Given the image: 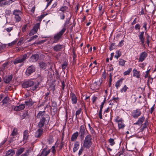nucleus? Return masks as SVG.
I'll return each instance as SVG.
<instances>
[{
  "label": "nucleus",
  "instance_id": "obj_53",
  "mask_svg": "<svg viewBox=\"0 0 156 156\" xmlns=\"http://www.w3.org/2000/svg\"><path fill=\"white\" fill-rule=\"evenodd\" d=\"M140 25L139 24H137L135 26V29L136 30H139L140 29Z\"/></svg>",
  "mask_w": 156,
  "mask_h": 156
},
{
  "label": "nucleus",
  "instance_id": "obj_14",
  "mask_svg": "<svg viewBox=\"0 0 156 156\" xmlns=\"http://www.w3.org/2000/svg\"><path fill=\"white\" fill-rule=\"evenodd\" d=\"M145 119V117L144 116L139 118L136 122L134 123V124L140 126L142 124Z\"/></svg>",
  "mask_w": 156,
  "mask_h": 156
},
{
  "label": "nucleus",
  "instance_id": "obj_43",
  "mask_svg": "<svg viewBox=\"0 0 156 156\" xmlns=\"http://www.w3.org/2000/svg\"><path fill=\"white\" fill-rule=\"evenodd\" d=\"M8 98L9 97H6L4 98L2 101V102L3 103V104H6L7 103Z\"/></svg>",
  "mask_w": 156,
  "mask_h": 156
},
{
  "label": "nucleus",
  "instance_id": "obj_59",
  "mask_svg": "<svg viewBox=\"0 0 156 156\" xmlns=\"http://www.w3.org/2000/svg\"><path fill=\"white\" fill-rule=\"evenodd\" d=\"M153 78H151L150 76H149L148 78V82H149L151 84H152L153 82Z\"/></svg>",
  "mask_w": 156,
  "mask_h": 156
},
{
  "label": "nucleus",
  "instance_id": "obj_13",
  "mask_svg": "<svg viewBox=\"0 0 156 156\" xmlns=\"http://www.w3.org/2000/svg\"><path fill=\"white\" fill-rule=\"evenodd\" d=\"M25 107V104H21L19 106L15 107L14 108V110L16 111H19L23 110Z\"/></svg>",
  "mask_w": 156,
  "mask_h": 156
},
{
  "label": "nucleus",
  "instance_id": "obj_34",
  "mask_svg": "<svg viewBox=\"0 0 156 156\" xmlns=\"http://www.w3.org/2000/svg\"><path fill=\"white\" fill-rule=\"evenodd\" d=\"M71 16H70L69 18H68L66 21H65V23L64 24V27L66 28V27H67V25L69 24L70 23V20L71 19Z\"/></svg>",
  "mask_w": 156,
  "mask_h": 156
},
{
  "label": "nucleus",
  "instance_id": "obj_60",
  "mask_svg": "<svg viewBox=\"0 0 156 156\" xmlns=\"http://www.w3.org/2000/svg\"><path fill=\"white\" fill-rule=\"evenodd\" d=\"M63 140H62V141L61 142V144L59 146V148L60 150L62 149V147H64V143L62 142Z\"/></svg>",
  "mask_w": 156,
  "mask_h": 156
},
{
  "label": "nucleus",
  "instance_id": "obj_51",
  "mask_svg": "<svg viewBox=\"0 0 156 156\" xmlns=\"http://www.w3.org/2000/svg\"><path fill=\"white\" fill-rule=\"evenodd\" d=\"M45 16V15L43 14L38 17V20L39 21H41L43 18Z\"/></svg>",
  "mask_w": 156,
  "mask_h": 156
},
{
  "label": "nucleus",
  "instance_id": "obj_25",
  "mask_svg": "<svg viewBox=\"0 0 156 156\" xmlns=\"http://www.w3.org/2000/svg\"><path fill=\"white\" fill-rule=\"evenodd\" d=\"M50 152V150L46 151L45 149L44 148L43 150L39 156H47L49 154Z\"/></svg>",
  "mask_w": 156,
  "mask_h": 156
},
{
  "label": "nucleus",
  "instance_id": "obj_15",
  "mask_svg": "<svg viewBox=\"0 0 156 156\" xmlns=\"http://www.w3.org/2000/svg\"><path fill=\"white\" fill-rule=\"evenodd\" d=\"M51 92L50 90L48 92L45 93L43 97H44V102L45 103L48 101V99L50 96Z\"/></svg>",
  "mask_w": 156,
  "mask_h": 156
},
{
  "label": "nucleus",
  "instance_id": "obj_10",
  "mask_svg": "<svg viewBox=\"0 0 156 156\" xmlns=\"http://www.w3.org/2000/svg\"><path fill=\"white\" fill-rule=\"evenodd\" d=\"M40 27V23H37L34 27L33 29L30 31L29 35L31 36L36 33Z\"/></svg>",
  "mask_w": 156,
  "mask_h": 156
},
{
  "label": "nucleus",
  "instance_id": "obj_41",
  "mask_svg": "<svg viewBox=\"0 0 156 156\" xmlns=\"http://www.w3.org/2000/svg\"><path fill=\"white\" fill-rule=\"evenodd\" d=\"M17 134V129L16 128H14L11 133V135L13 136L16 135Z\"/></svg>",
  "mask_w": 156,
  "mask_h": 156
},
{
  "label": "nucleus",
  "instance_id": "obj_63",
  "mask_svg": "<svg viewBox=\"0 0 156 156\" xmlns=\"http://www.w3.org/2000/svg\"><path fill=\"white\" fill-rule=\"evenodd\" d=\"M143 24H144V25L143 26V27L144 28L145 30L147 31V23L146 22H144V23Z\"/></svg>",
  "mask_w": 156,
  "mask_h": 156
},
{
  "label": "nucleus",
  "instance_id": "obj_33",
  "mask_svg": "<svg viewBox=\"0 0 156 156\" xmlns=\"http://www.w3.org/2000/svg\"><path fill=\"white\" fill-rule=\"evenodd\" d=\"M25 59H16V60L13 62V63L16 64L20 63L23 62Z\"/></svg>",
  "mask_w": 156,
  "mask_h": 156
},
{
  "label": "nucleus",
  "instance_id": "obj_54",
  "mask_svg": "<svg viewBox=\"0 0 156 156\" xmlns=\"http://www.w3.org/2000/svg\"><path fill=\"white\" fill-rule=\"evenodd\" d=\"M146 63L145 62H143L142 63H140L139 64V66L141 68L144 67L146 65Z\"/></svg>",
  "mask_w": 156,
  "mask_h": 156
},
{
  "label": "nucleus",
  "instance_id": "obj_24",
  "mask_svg": "<svg viewBox=\"0 0 156 156\" xmlns=\"http://www.w3.org/2000/svg\"><path fill=\"white\" fill-rule=\"evenodd\" d=\"M123 79V78H121L118 80L117 82L116 83L115 86L117 89H118V87H120L122 83Z\"/></svg>",
  "mask_w": 156,
  "mask_h": 156
},
{
  "label": "nucleus",
  "instance_id": "obj_27",
  "mask_svg": "<svg viewBox=\"0 0 156 156\" xmlns=\"http://www.w3.org/2000/svg\"><path fill=\"white\" fill-rule=\"evenodd\" d=\"M148 120L147 119L145 120V122L143 124L142 126H141L140 129L141 131H143L145 129L147 128V126L148 125Z\"/></svg>",
  "mask_w": 156,
  "mask_h": 156
},
{
  "label": "nucleus",
  "instance_id": "obj_64",
  "mask_svg": "<svg viewBox=\"0 0 156 156\" xmlns=\"http://www.w3.org/2000/svg\"><path fill=\"white\" fill-rule=\"evenodd\" d=\"M97 99V98L96 97L94 96L92 98V102L94 103L95 101Z\"/></svg>",
  "mask_w": 156,
  "mask_h": 156
},
{
  "label": "nucleus",
  "instance_id": "obj_5",
  "mask_svg": "<svg viewBox=\"0 0 156 156\" xmlns=\"http://www.w3.org/2000/svg\"><path fill=\"white\" fill-rule=\"evenodd\" d=\"M79 134L81 140H83L86 131L87 132L85 125H83L80 126L79 129Z\"/></svg>",
  "mask_w": 156,
  "mask_h": 156
},
{
  "label": "nucleus",
  "instance_id": "obj_49",
  "mask_svg": "<svg viewBox=\"0 0 156 156\" xmlns=\"http://www.w3.org/2000/svg\"><path fill=\"white\" fill-rule=\"evenodd\" d=\"M150 69H149L148 70H147L146 72V74L144 76L145 79L147 78L148 77H149L148 76V75H149V73H150Z\"/></svg>",
  "mask_w": 156,
  "mask_h": 156
},
{
  "label": "nucleus",
  "instance_id": "obj_56",
  "mask_svg": "<svg viewBox=\"0 0 156 156\" xmlns=\"http://www.w3.org/2000/svg\"><path fill=\"white\" fill-rule=\"evenodd\" d=\"M13 29L12 27L7 28L5 29V30L8 33L10 32L11 30Z\"/></svg>",
  "mask_w": 156,
  "mask_h": 156
},
{
  "label": "nucleus",
  "instance_id": "obj_38",
  "mask_svg": "<svg viewBox=\"0 0 156 156\" xmlns=\"http://www.w3.org/2000/svg\"><path fill=\"white\" fill-rule=\"evenodd\" d=\"M132 70V68H129L127 70L125 71L123 73V75L124 76H126V75H129L130 74V72Z\"/></svg>",
  "mask_w": 156,
  "mask_h": 156
},
{
  "label": "nucleus",
  "instance_id": "obj_46",
  "mask_svg": "<svg viewBox=\"0 0 156 156\" xmlns=\"http://www.w3.org/2000/svg\"><path fill=\"white\" fill-rule=\"evenodd\" d=\"M150 36L148 34H147V35L146 37L147 43L148 46H149V43L150 42Z\"/></svg>",
  "mask_w": 156,
  "mask_h": 156
},
{
  "label": "nucleus",
  "instance_id": "obj_28",
  "mask_svg": "<svg viewBox=\"0 0 156 156\" xmlns=\"http://www.w3.org/2000/svg\"><path fill=\"white\" fill-rule=\"evenodd\" d=\"M15 153V151L12 149L9 150L6 154L7 156H12Z\"/></svg>",
  "mask_w": 156,
  "mask_h": 156
},
{
  "label": "nucleus",
  "instance_id": "obj_55",
  "mask_svg": "<svg viewBox=\"0 0 156 156\" xmlns=\"http://www.w3.org/2000/svg\"><path fill=\"white\" fill-rule=\"evenodd\" d=\"M29 53H28L27 54H25L23 55L22 58H28L29 57Z\"/></svg>",
  "mask_w": 156,
  "mask_h": 156
},
{
  "label": "nucleus",
  "instance_id": "obj_62",
  "mask_svg": "<svg viewBox=\"0 0 156 156\" xmlns=\"http://www.w3.org/2000/svg\"><path fill=\"white\" fill-rule=\"evenodd\" d=\"M52 149V152L54 154L56 152V150L55 146H53L51 148Z\"/></svg>",
  "mask_w": 156,
  "mask_h": 156
},
{
  "label": "nucleus",
  "instance_id": "obj_17",
  "mask_svg": "<svg viewBox=\"0 0 156 156\" xmlns=\"http://www.w3.org/2000/svg\"><path fill=\"white\" fill-rule=\"evenodd\" d=\"M133 76L134 77L137 78H140V71H137L136 69H134L133 70Z\"/></svg>",
  "mask_w": 156,
  "mask_h": 156
},
{
  "label": "nucleus",
  "instance_id": "obj_50",
  "mask_svg": "<svg viewBox=\"0 0 156 156\" xmlns=\"http://www.w3.org/2000/svg\"><path fill=\"white\" fill-rule=\"evenodd\" d=\"M115 47V43H113L111 45L110 47V51L112 50L113 49H114Z\"/></svg>",
  "mask_w": 156,
  "mask_h": 156
},
{
  "label": "nucleus",
  "instance_id": "obj_16",
  "mask_svg": "<svg viewBox=\"0 0 156 156\" xmlns=\"http://www.w3.org/2000/svg\"><path fill=\"white\" fill-rule=\"evenodd\" d=\"M13 78V75H10L8 76L5 77L4 79V82L6 83H9L12 80Z\"/></svg>",
  "mask_w": 156,
  "mask_h": 156
},
{
  "label": "nucleus",
  "instance_id": "obj_31",
  "mask_svg": "<svg viewBox=\"0 0 156 156\" xmlns=\"http://www.w3.org/2000/svg\"><path fill=\"white\" fill-rule=\"evenodd\" d=\"M48 141L49 144H51L54 141L53 137L52 136H50L48 139Z\"/></svg>",
  "mask_w": 156,
  "mask_h": 156
},
{
  "label": "nucleus",
  "instance_id": "obj_32",
  "mask_svg": "<svg viewBox=\"0 0 156 156\" xmlns=\"http://www.w3.org/2000/svg\"><path fill=\"white\" fill-rule=\"evenodd\" d=\"M5 0H0V5L3 6V5H9L10 4L9 1L7 2H3V1H5Z\"/></svg>",
  "mask_w": 156,
  "mask_h": 156
},
{
  "label": "nucleus",
  "instance_id": "obj_48",
  "mask_svg": "<svg viewBox=\"0 0 156 156\" xmlns=\"http://www.w3.org/2000/svg\"><path fill=\"white\" fill-rule=\"evenodd\" d=\"M39 55L37 54L33 55L30 57V58H39Z\"/></svg>",
  "mask_w": 156,
  "mask_h": 156
},
{
  "label": "nucleus",
  "instance_id": "obj_6",
  "mask_svg": "<svg viewBox=\"0 0 156 156\" xmlns=\"http://www.w3.org/2000/svg\"><path fill=\"white\" fill-rule=\"evenodd\" d=\"M13 14L15 16V18L16 22H19L21 19L20 15L22 14L21 11L19 10H15L13 11Z\"/></svg>",
  "mask_w": 156,
  "mask_h": 156
},
{
  "label": "nucleus",
  "instance_id": "obj_11",
  "mask_svg": "<svg viewBox=\"0 0 156 156\" xmlns=\"http://www.w3.org/2000/svg\"><path fill=\"white\" fill-rule=\"evenodd\" d=\"M70 97L71 98L72 102L73 104H76L77 103V99L76 95L72 92L70 93Z\"/></svg>",
  "mask_w": 156,
  "mask_h": 156
},
{
  "label": "nucleus",
  "instance_id": "obj_42",
  "mask_svg": "<svg viewBox=\"0 0 156 156\" xmlns=\"http://www.w3.org/2000/svg\"><path fill=\"white\" fill-rule=\"evenodd\" d=\"M2 66L4 68H7L8 66H10V63L9 62H6L3 64Z\"/></svg>",
  "mask_w": 156,
  "mask_h": 156
},
{
  "label": "nucleus",
  "instance_id": "obj_18",
  "mask_svg": "<svg viewBox=\"0 0 156 156\" xmlns=\"http://www.w3.org/2000/svg\"><path fill=\"white\" fill-rule=\"evenodd\" d=\"M63 45L59 44H57L53 47V49L56 51H59L63 48Z\"/></svg>",
  "mask_w": 156,
  "mask_h": 156
},
{
  "label": "nucleus",
  "instance_id": "obj_52",
  "mask_svg": "<svg viewBox=\"0 0 156 156\" xmlns=\"http://www.w3.org/2000/svg\"><path fill=\"white\" fill-rule=\"evenodd\" d=\"M102 109H100L99 113V116L100 119H102Z\"/></svg>",
  "mask_w": 156,
  "mask_h": 156
},
{
  "label": "nucleus",
  "instance_id": "obj_39",
  "mask_svg": "<svg viewBox=\"0 0 156 156\" xmlns=\"http://www.w3.org/2000/svg\"><path fill=\"white\" fill-rule=\"evenodd\" d=\"M68 65L67 61H66L64 62L63 63L62 65V68L63 69H65Z\"/></svg>",
  "mask_w": 156,
  "mask_h": 156
},
{
  "label": "nucleus",
  "instance_id": "obj_47",
  "mask_svg": "<svg viewBox=\"0 0 156 156\" xmlns=\"http://www.w3.org/2000/svg\"><path fill=\"white\" fill-rule=\"evenodd\" d=\"M83 147H84L83 146L81 147V148L79 150L78 155L79 156H80L82 154V152L84 150Z\"/></svg>",
  "mask_w": 156,
  "mask_h": 156
},
{
  "label": "nucleus",
  "instance_id": "obj_21",
  "mask_svg": "<svg viewBox=\"0 0 156 156\" xmlns=\"http://www.w3.org/2000/svg\"><path fill=\"white\" fill-rule=\"evenodd\" d=\"M79 135V132L77 131L73 133L71 137V141H74L76 140Z\"/></svg>",
  "mask_w": 156,
  "mask_h": 156
},
{
  "label": "nucleus",
  "instance_id": "obj_3",
  "mask_svg": "<svg viewBox=\"0 0 156 156\" xmlns=\"http://www.w3.org/2000/svg\"><path fill=\"white\" fill-rule=\"evenodd\" d=\"M91 135L89 134L87 135L84 140L83 146L86 149H89L91 146L92 143L91 141Z\"/></svg>",
  "mask_w": 156,
  "mask_h": 156
},
{
  "label": "nucleus",
  "instance_id": "obj_23",
  "mask_svg": "<svg viewBox=\"0 0 156 156\" xmlns=\"http://www.w3.org/2000/svg\"><path fill=\"white\" fill-rule=\"evenodd\" d=\"M80 146V143L78 141H76L74 144V147L73 149L74 153L78 149Z\"/></svg>",
  "mask_w": 156,
  "mask_h": 156
},
{
  "label": "nucleus",
  "instance_id": "obj_8",
  "mask_svg": "<svg viewBox=\"0 0 156 156\" xmlns=\"http://www.w3.org/2000/svg\"><path fill=\"white\" fill-rule=\"evenodd\" d=\"M123 122L124 121L122 118H121L119 120H118L117 119L115 120V122L118 123V128L119 130L123 129L126 126V125L123 123Z\"/></svg>",
  "mask_w": 156,
  "mask_h": 156
},
{
  "label": "nucleus",
  "instance_id": "obj_20",
  "mask_svg": "<svg viewBox=\"0 0 156 156\" xmlns=\"http://www.w3.org/2000/svg\"><path fill=\"white\" fill-rule=\"evenodd\" d=\"M38 63L41 69H44L47 66L46 64L43 61H38Z\"/></svg>",
  "mask_w": 156,
  "mask_h": 156
},
{
  "label": "nucleus",
  "instance_id": "obj_1",
  "mask_svg": "<svg viewBox=\"0 0 156 156\" xmlns=\"http://www.w3.org/2000/svg\"><path fill=\"white\" fill-rule=\"evenodd\" d=\"M36 117L40 120L37 125L39 128L35 132V136L39 138L44 133V129L42 128L44 126L45 124L49 121L50 118L48 115L45 114V111H39Z\"/></svg>",
  "mask_w": 156,
  "mask_h": 156
},
{
  "label": "nucleus",
  "instance_id": "obj_58",
  "mask_svg": "<svg viewBox=\"0 0 156 156\" xmlns=\"http://www.w3.org/2000/svg\"><path fill=\"white\" fill-rule=\"evenodd\" d=\"M154 106L155 104H154L153 106L151 108L150 110V113L151 114H152L153 112L154 111Z\"/></svg>",
  "mask_w": 156,
  "mask_h": 156
},
{
  "label": "nucleus",
  "instance_id": "obj_37",
  "mask_svg": "<svg viewBox=\"0 0 156 156\" xmlns=\"http://www.w3.org/2000/svg\"><path fill=\"white\" fill-rule=\"evenodd\" d=\"M108 142L110 143V145L111 146H113L115 144L114 140L112 138L109 139L108 140Z\"/></svg>",
  "mask_w": 156,
  "mask_h": 156
},
{
  "label": "nucleus",
  "instance_id": "obj_29",
  "mask_svg": "<svg viewBox=\"0 0 156 156\" xmlns=\"http://www.w3.org/2000/svg\"><path fill=\"white\" fill-rule=\"evenodd\" d=\"M68 9V7L66 6H62L59 9V11L62 12L63 13L66 12H68L67 10Z\"/></svg>",
  "mask_w": 156,
  "mask_h": 156
},
{
  "label": "nucleus",
  "instance_id": "obj_9",
  "mask_svg": "<svg viewBox=\"0 0 156 156\" xmlns=\"http://www.w3.org/2000/svg\"><path fill=\"white\" fill-rule=\"evenodd\" d=\"M35 67L31 65L29 66L26 69L25 73L26 75L29 76L35 71Z\"/></svg>",
  "mask_w": 156,
  "mask_h": 156
},
{
  "label": "nucleus",
  "instance_id": "obj_4",
  "mask_svg": "<svg viewBox=\"0 0 156 156\" xmlns=\"http://www.w3.org/2000/svg\"><path fill=\"white\" fill-rule=\"evenodd\" d=\"M66 30V28H63L58 33L55 35L53 38L54 40L53 43H56L61 38L62 35Z\"/></svg>",
  "mask_w": 156,
  "mask_h": 156
},
{
  "label": "nucleus",
  "instance_id": "obj_45",
  "mask_svg": "<svg viewBox=\"0 0 156 156\" xmlns=\"http://www.w3.org/2000/svg\"><path fill=\"white\" fill-rule=\"evenodd\" d=\"M116 52V54H117V55H115V57L118 58L121 55V51H117Z\"/></svg>",
  "mask_w": 156,
  "mask_h": 156
},
{
  "label": "nucleus",
  "instance_id": "obj_36",
  "mask_svg": "<svg viewBox=\"0 0 156 156\" xmlns=\"http://www.w3.org/2000/svg\"><path fill=\"white\" fill-rule=\"evenodd\" d=\"M147 56V53L145 52H144L141 53L140 55V58H145Z\"/></svg>",
  "mask_w": 156,
  "mask_h": 156
},
{
  "label": "nucleus",
  "instance_id": "obj_12",
  "mask_svg": "<svg viewBox=\"0 0 156 156\" xmlns=\"http://www.w3.org/2000/svg\"><path fill=\"white\" fill-rule=\"evenodd\" d=\"M28 131L27 130H25L23 132V141L24 143H26L27 141L29 135L28 134Z\"/></svg>",
  "mask_w": 156,
  "mask_h": 156
},
{
  "label": "nucleus",
  "instance_id": "obj_26",
  "mask_svg": "<svg viewBox=\"0 0 156 156\" xmlns=\"http://www.w3.org/2000/svg\"><path fill=\"white\" fill-rule=\"evenodd\" d=\"M25 151V148L23 147H21L18 149L16 152V154L17 156H20Z\"/></svg>",
  "mask_w": 156,
  "mask_h": 156
},
{
  "label": "nucleus",
  "instance_id": "obj_57",
  "mask_svg": "<svg viewBox=\"0 0 156 156\" xmlns=\"http://www.w3.org/2000/svg\"><path fill=\"white\" fill-rule=\"evenodd\" d=\"M89 129L90 131V133L92 134H94L95 133V131L92 127L90 128Z\"/></svg>",
  "mask_w": 156,
  "mask_h": 156
},
{
  "label": "nucleus",
  "instance_id": "obj_2",
  "mask_svg": "<svg viewBox=\"0 0 156 156\" xmlns=\"http://www.w3.org/2000/svg\"><path fill=\"white\" fill-rule=\"evenodd\" d=\"M39 85V82L36 83L32 80H29L24 82L22 85V87L25 88L31 87V89L34 91L38 88Z\"/></svg>",
  "mask_w": 156,
  "mask_h": 156
},
{
  "label": "nucleus",
  "instance_id": "obj_35",
  "mask_svg": "<svg viewBox=\"0 0 156 156\" xmlns=\"http://www.w3.org/2000/svg\"><path fill=\"white\" fill-rule=\"evenodd\" d=\"M82 108H80L78 109V110L76 111V119H77L78 117L77 116L79 115L80 114L81 111H82Z\"/></svg>",
  "mask_w": 156,
  "mask_h": 156
},
{
  "label": "nucleus",
  "instance_id": "obj_30",
  "mask_svg": "<svg viewBox=\"0 0 156 156\" xmlns=\"http://www.w3.org/2000/svg\"><path fill=\"white\" fill-rule=\"evenodd\" d=\"M126 61L124 60L123 59H119V65L121 66H125V62Z\"/></svg>",
  "mask_w": 156,
  "mask_h": 156
},
{
  "label": "nucleus",
  "instance_id": "obj_61",
  "mask_svg": "<svg viewBox=\"0 0 156 156\" xmlns=\"http://www.w3.org/2000/svg\"><path fill=\"white\" fill-rule=\"evenodd\" d=\"M27 27V25H23L22 28V30L23 32H24L26 30V28Z\"/></svg>",
  "mask_w": 156,
  "mask_h": 156
},
{
  "label": "nucleus",
  "instance_id": "obj_7",
  "mask_svg": "<svg viewBox=\"0 0 156 156\" xmlns=\"http://www.w3.org/2000/svg\"><path fill=\"white\" fill-rule=\"evenodd\" d=\"M141 114V112L140 110L138 109L133 110L131 112V116L135 119L137 118Z\"/></svg>",
  "mask_w": 156,
  "mask_h": 156
},
{
  "label": "nucleus",
  "instance_id": "obj_44",
  "mask_svg": "<svg viewBox=\"0 0 156 156\" xmlns=\"http://www.w3.org/2000/svg\"><path fill=\"white\" fill-rule=\"evenodd\" d=\"M106 97H105L104 98V100L103 101V102H102L101 103V105H100V109L102 110L103 108V107H104V105L105 104V102L106 101Z\"/></svg>",
  "mask_w": 156,
  "mask_h": 156
},
{
  "label": "nucleus",
  "instance_id": "obj_22",
  "mask_svg": "<svg viewBox=\"0 0 156 156\" xmlns=\"http://www.w3.org/2000/svg\"><path fill=\"white\" fill-rule=\"evenodd\" d=\"M144 32L143 31L140 32V34L139 35V38L142 44H143L144 42Z\"/></svg>",
  "mask_w": 156,
  "mask_h": 156
},
{
  "label": "nucleus",
  "instance_id": "obj_40",
  "mask_svg": "<svg viewBox=\"0 0 156 156\" xmlns=\"http://www.w3.org/2000/svg\"><path fill=\"white\" fill-rule=\"evenodd\" d=\"M128 89V88L126 85H125L120 90V92L121 93L126 92Z\"/></svg>",
  "mask_w": 156,
  "mask_h": 156
},
{
  "label": "nucleus",
  "instance_id": "obj_19",
  "mask_svg": "<svg viewBox=\"0 0 156 156\" xmlns=\"http://www.w3.org/2000/svg\"><path fill=\"white\" fill-rule=\"evenodd\" d=\"M119 98L118 97H115L113 96L112 98V99L109 101V105H114L117 102V100H118Z\"/></svg>",
  "mask_w": 156,
  "mask_h": 156
}]
</instances>
